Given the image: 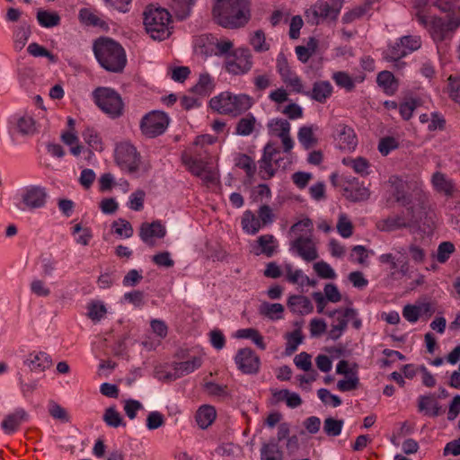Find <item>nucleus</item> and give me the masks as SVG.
Here are the masks:
<instances>
[{
    "mask_svg": "<svg viewBox=\"0 0 460 460\" xmlns=\"http://www.w3.org/2000/svg\"><path fill=\"white\" fill-rule=\"evenodd\" d=\"M250 0H216L212 13L216 22L227 29L243 27L251 19Z\"/></svg>",
    "mask_w": 460,
    "mask_h": 460,
    "instance_id": "obj_1",
    "label": "nucleus"
},
{
    "mask_svg": "<svg viewBox=\"0 0 460 460\" xmlns=\"http://www.w3.org/2000/svg\"><path fill=\"white\" fill-rule=\"evenodd\" d=\"M93 52L102 67L112 73H120L127 64L122 46L108 37H100L93 43Z\"/></svg>",
    "mask_w": 460,
    "mask_h": 460,
    "instance_id": "obj_2",
    "label": "nucleus"
},
{
    "mask_svg": "<svg viewBox=\"0 0 460 460\" xmlns=\"http://www.w3.org/2000/svg\"><path fill=\"white\" fill-rule=\"evenodd\" d=\"M253 99L245 93L223 92L209 101V106L219 114L236 118L252 108Z\"/></svg>",
    "mask_w": 460,
    "mask_h": 460,
    "instance_id": "obj_3",
    "label": "nucleus"
},
{
    "mask_svg": "<svg viewBox=\"0 0 460 460\" xmlns=\"http://www.w3.org/2000/svg\"><path fill=\"white\" fill-rule=\"evenodd\" d=\"M143 16L146 31L153 40L161 41L170 37L172 15L166 9L149 4Z\"/></svg>",
    "mask_w": 460,
    "mask_h": 460,
    "instance_id": "obj_4",
    "label": "nucleus"
},
{
    "mask_svg": "<svg viewBox=\"0 0 460 460\" xmlns=\"http://www.w3.org/2000/svg\"><path fill=\"white\" fill-rule=\"evenodd\" d=\"M96 105L110 118L118 119L123 115L124 103L120 94L110 87H97L93 92Z\"/></svg>",
    "mask_w": 460,
    "mask_h": 460,
    "instance_id": "obj_5",
    "label": "nucleus"
},
{
    "mask_svg": "<svg viewBox=\"0 0 460 460\" xmlns=\"http://www.w3.org/2000/svg\"><path fill=\"white\" fill-rule=\"evenodd\" d=\"M344 0L317 1L305 12L308 22L318 24L320 19L336 21L342 8Z\"/></svg>",
    "mask_w": 460,
    "mask_h": 460,
    "instance_id": "obj_6",
    "label": "nucleus"
},
{
    "mask_svg": "<svg viewBox=\"0 0 460 460\" xmlns=\"http://www.w3.org/2000/svg\"><path fill=\"white\" fill-rule=\"evenodd\" d=\"M168 115L160 111H153L146 114L140 122V129L147 137L153 138L162 135L169 125Z\"/></svg>",
    "mask_w": 460,
    "mask_h": 460,
    "instance_id": "obj_7",
    "label": "nucleus"
},
{
    "mask_svg": "<svg viewBox=\"0 0 460 460\" xmlns=\"http://www.w3.org/2000/svg\"><path fill=\"white\" fill-rule=\"evenodd\" d=\"M115 161L121 170L134 173L138 170L140 155L132 145L120 143L115 148Z\"/></svg>",
    "mask_w": 460,
    "mask_h": 460,
    "instance_id": "obj_8",
    "label": "nucleus"
},
{
    "mask_svg": "<svg viewBox=\"0 0 460 460\" xmlns=\"http://www.w3.org/2000/svg\"><path fill=\"white\" fill-rule=\"evenodd\" d=\"M458 27L460 22H452L450 18L445 22L441 17L431 16L428 31L432 40L438 43L451 38Z\"/></svg>",
    "mask_w": 460,
    "mask_h": 460,
    "instance_id": "obj_9",
    "label": "nucleus"
},
{
    "mask_svg": "<svg viewBox=\"0 0 460 460\" xmlns=\"http://www.w3.org/2000/svg\"><path fill=\"white\" fill-rule=\"evenodd\" d=\"M234 362L238 369L246 375H254L260 370V358L251 348L240 349L234 357Z\"/></svg>",
    "mask_w": 460,
    "mask_h": 460,
    "instance_id": "obj_10",
    "label": "nucleus"
},
{
    "mask_svg": "<svg viewBox=\"0 0 460 460\" xmlns=\"http://www.w3.org/2000/svg\"><path fill=\"white\" fill-rule=\"evenodd\" d=\"M239 55L234 60L226 63L227 72L233 75H243L249 72L252 66V54L248 49H240Z\"/></svg>",
    "mask_w": 460,
    "mask_h": 460,
    "instance_id": "obj_11",
    "label": "nucleus"
},
{
    "mask_svg": "<svg viewBox=\"0 0 460 460\" xmlns=\"http://www.w3.org/2000/svg\"><path fill=\"white\" fill-rule=\"evenodd\" d=\"M290 249L306 261H312L318 258L317 250L310 237L299 236L290 243Z\"/></svg>",
    "mask_w": 460,
    "mask_h": 460,
    "instance_id": "obj_12",
    "label": "nucleus"
},
{
    "mask_svg": "<svg viewBox=\"0 0 460 460\" xmlns=\"http://www.w3.org/2000/svg\"><path fill=\"white\" fill-rule=\"evenodd\" d=\"M165 234L166 229L159 220L153 221L152 223L144 222L139 228L141 240L149 245H154L153 238H164Z\"/></svg>",
    "mask_w": 460,
    "mask_h": 460,
    "instance_id": "obj_13",
    "label": "nucleus"
},
{
    "mask_svg": "<svg viewBox=\"0 0 460 460\" xmlns=\"http://www.w3.org/2000/svg\"><path fill=\"white\" fill-rule=\"evenodd\" d=\"M418 223V217H415L413 215L407 220L402 216H394L380 220L377 223V228L381 231L391 232L401 228L411 227Z\"/></svg>",
    "mask_w": 460,
    "mask_h": 460,
    "instance_id": "obj_14",
    "label": "nucleus"
},
{
    "mask_svg": "<svg viewBox=\"0 0 460 460\" xmlns=\"http://www.w3.org/2000/svg\"><path fill=\"white\" fill-rule=\"evenodd\" d=\"M349 186L343 188V196L351 202H361L367 200L370 197V190L364 185H359L358 179L353 178L348 181Z\"/></svg>",
    "mask_w": 460,
    "mask_h": 460,
    "instance_id": "obj_15",
    "label": "nucleus"
},
{
    "mask_svg": "<svg viewBox=\"0 0 460 460\" xmlns=\"http://www.w3.org/2000/svg\"><path fill=\"white\" fill-rule=\"evenodd\" d=\"M29 414L25 410L19 408L14 412L7 414L1 423V428L7 435L13 434L18 430L21 424L27 421Z\"/></svg>",
    "mask_w": 460,
    "mask_h": 460,
    "instance_id": "obj_16",
    "label": "nucleus"
},
{
    "mask_svg": "<svg viewBox=\"0 0 460 460\" xmlns=\"http://www.w3.org/2000/svg\"><path fill=\"white\" fill-rule=\"evenodd\" d=\"M47 193L44 188L31 186L22 196V202L31 209L39 208L45 205Z\"/></svg>",
    "mask_w": 460,
    "mask_h": 460,
    "instance_id": "obj_17",
    "label": "nucleus"
},
{
    "mask_svg": "<svg viewBox=\"0 0 460 460\" xmlns=\"http://www.w3.org/2000/svg\"><path fill=\"white\" fill-rule=\"evenodd\" d=\"M277 126H279L280 132L277 135L281 138L284 152L288 153L294 146V142L289 136L290 124L288 120L282 119H271L268 123V128L273 132L277 131Z\"/></svg>",
    "mask_w": 460,
    "mask_h": 460,
    "instance_id": "obj_18",
    "label": "nucleus"
},
{
    "mask_svg": "<svg viewBox=\"0 0 460 460\" xmlns=\"http://www.w3.org/2000/svg\"><path fill=\"white\" fill-rule=\"evenodd\" d=\"M332 93V86L329 81H316L311 91L304 93L305 95L320 103H324Z\"/></svg>",
    "mask_w": 460,
    "mask_h": 460,
    "instance_id": "obj_19",
    "label": "nucleus"
},
{
    "mask_svg": "<svg viewBox=\"0 0 460 460\" xmlns=\"http://www.w3.org/2000/svg\"><path fill=\"white\" fill-rule=\"evenodd\" d=\"M277 247L276 239L272 234H263L257 239V244L253 247L254 254H264L270 258L275 253Z\"/></svg>",
    "mask_w": 460,
    "mask_h": 460,
    "instance_id": "obj_20",
    "label": "nucleus"
},
{
    "mask_svg": "<svg viewBox=\"0 0 460 460\" xmlns=\"http://www.w3.org/2000/svg\"><path fill=\"white\" fill-rule=\"evenodd\" d=\"M341 130L338 136L340 148L343 150H354L358 145V138L352 128L348 125H340Z\"/></svg>",
    "mask_w": 460,
    "mask_h": 460,
    "instance_id": "obj_21",
    "label": "nucleus"
},
{
    "mask_svg": "<svg viewBox=\"0 0 460 460\" xmlns=\"http://www.w3.org/2000/svg\"><path fill=\"white\" fill-rule=\"evenodd\" d=\"M284 452L277 443L275 438L264 442L261 447V460H283Z\"/></svg>",
    "mask_w": 460,
    "mask_h": 460,
    "instance_id": "obj_22",
    "label": "nucleus"
},
{
    "mask_svg": "<svg viewBox=\"0 0 460 460\" xmlns=\"http://www.w3.org/2000/svg\"><path fill=\"white\" fill-rule=\"evenodd\" d=\"M288 308L300 314H309L313 312L314 306L307 296L301 295H292L288 299Z\"/></svg>",
    "mask_w": 460,
    "mask_h": 460,
    "instance_id": "obj_23",
    "label": "nucleus"
},
{
    "mask_svg": "<svg viewBox=\"0 0 460 460\" xmlns=\"http://www.w3.org/2000/svg\"><path fill=\"white\" fill-rule=\"evenodd\" d=\"M30 357V358L24 361V364L27 365L31 371L43 372L52 365L51 358L46 352H39L35 355L31 354Z\"/></svg>",
    "mask_w": 460,
    "mask_h": 460,
    "instance_id": "obj_24",
    "label": "nucleus"
},
{
    "mask_svg": "<svg viewBox=\"0 0 460 460\" xmlns=\"http://www.w3.org/2000/svg\"><path fill=\"white\" fill-rule=\"evenodd\" d=\"M377 84L382 87L386 94L392 95L398 89V81L390 71L384 70L377 74Z\"/></svg>",
    "mask_w": 460,
    "mask_h": 460,
    "instance_id": "obj_25",
    "label": "nucleus"
},
{
    "mask_svg": "<svg viewBox=\"0 0 460 460\" xmlns=\"http://www.w3.org/2000/svg\"><path fill=\"white\" fill-rule=\"evenodd\" d=\"M216 417L217 412L213 406L203 405L197 411L195 419L199 427L204 429L212 424Z\"/></svg>",
    "mask_w": 460,
    "mask_h": 460,
    "instance_id": "obj_26",
    "label": "nucleus"
},
{
    "mask_svg": "<svg viewBox=\"0 0 460 460\" xmlns=\"http://www.w3.org/2000/svg\"><path fill=\"white\" fill-rule=\"evenodd\" d=\"M39 24L43 28H53L60 24V15L57 12L38 9L36 14Z\"/></svg>",
    "mask_w": 460,
    "mask_h": 460,
    "instance_id": "obj_27",
    "label": "nucleus"
},
{
    "mask_svg": "<svg viewBox=\"0 0 460 460\" xmlns=\"http://www.w3.org/2000/svg\"><path fill=\"white\" fill-rule=\"evenodd\" d=\"M432 183L438 192H442L447 197L453 195L455 185L444 173L439 172H435L432 176Z\"/></svg>",
    "mask_w": 460,
    "mask_h": 460,
    "instance_id": "obj_28",
    "label": "nucleus"
},
{
    "mask_svg": "<svg viewBox=\"0 0 460 460\" xmlns=\"http://www.w3.org/2000/svg\"><path fill=\"white\" fill-rule=\"evenodd\" d=\"M202 365V358L200 357H193L190 360L173 362L172 368L177 371L180 376L190 374L196 369L199 368Z\"/></svg>",
    "mask_w": 460,
    "mask_h": 460,
    "instance_id": "obj_29",
    "label": "nucleus"
},
{
    "mask_svg": "<svg viewBox=\"0 0 460 460\" xmlns=\"http://www.w3.org/2000/svg\"><path fill=\"white\" fill-rule=\"evenodd\" d=\"M214 89V84L209 74L204 73L199 75L198 83L191 87L190 91L200 96L210 94Z\"/></svg>",
    "mask_w": 460,
    "mask_h": 460,
    "instance_id": "obj_30",
    "label": "nucleus"
},
{
    "mask_svg": "<svg viewBox=\"0 0 460 460\" xmlns=\"http://www.w3.org/2000/svg\"><path fill=\"white\" fill-rule=\"evenodd\" d=\"M236 167L244 170L246 176L252 179L256 172V164L253 159L246 154H238L234 158Z\"/></svg>",
    "mask_w": 460,
    "mask_h": 460,
    "instance_id": "obj_31",
    "label": "nucleus"
},
{
    "mask_svg": "<svg viewBox=\"0 0 460 460\" xmlns=\"http://www.w3.org/2000/svg\"><path fill=\"white\" fill-rule=\"evenodd\" d=\"M82 137L84 142L89 146L90 148L96 152H102L103 150V143L102 137L98 132L93 128H86Z\"/></svg>",
    "mask_w": 460,
    "mask_h": 460,
    "instance_id": "obj_32",
    "label": "nucleus"
},
{
    "mask_svg": "<svg viewBox=\"0 0 460 460\" xmlns=\"http://www.w3.org/2000/svg\"><path fill=\"white\" fill-rule=\"evenodd\" d=\"M195 0H172V10L179 20L186 19L190 13Z\"/></svg>",
    "mask_w": 460,
    "mask_h": 460,
    "instance_id": "obj_33",
    "label": "nucleus"
},
{
    "mask_svg": "<svg viewBox=\"0 0 460 460\" xmlns=\"http://www.w3.org/2000/svg\"><path fill=\"white\" fill-rule=\"evenodd\" d=\"M79 20L80 22L86 26H93L100 28H108L107 23L101 20L96 14L92 13L88 8H82L79 11Z\"/></svg>",
    "mask_w": 460,
    "mask_h": 460,
    "instance_id": "obj_34",
    "label": "nucleus"
},
{
    "mask_svg": "<svg viewBox=\"0 0 460 460\" xmlns=\"http://www.w3.org/2000/svg\"><path fill=\"white\" fill-rule=\"evenodd\" d=\"M256 119L249 113L245 117L239 119L235 127V134L239 136H249L251 135L255 128Z\"/></svg>",
    "mask_w": 460,
    "mask_h": 460,
    "instance_id": "obj_35",
    "label": "nucleus"
},
{
    "mask_svg": "<svg viewBox=\"0 0 460 460\" xmlns=\"http://www.w3.org/2000/svg\"><path fill=\"white\" fill-rule=\"evenodd\" d=\"M296 325L298 326V328L287 335L288 341L286 343L285 353L288 356H290L297 349L298 345L302 343L304 339L298 323H296Z\"/></svg>",
    "mask_w": 460,
    "mask_h": 460,
    "instance_id": "obj_36",
    "label": "nucleus"
},
{
    "mask_svg": "<svg viewBox=\"0 0 460 460\" xmlns=\"http://www.w3.org/2000/svg\"><path fill=\"white\" fill-rule=\"evenodd\" d=\"M242 226L244 232L255 234L261 228V222L251 210H246L242 217Z\"/></svg>",
    "mask_w": 460,
    "mask_h": 460,
    "instance_id": "obj_37",
    "label": "nucleus"
},
{
    "mask_svg": "<svg viewBox=\"0 0 460 460\" xmlns=\"http://www.w3.org/2000/svg\"><path fill=\"white\" fill-rule=\"evenodd\" d=\"M237 338L239 339H251L258 348L261 349H266V344L263 341V337L261 335L258 330L253 328L240 329L236 332Z\"/></svg>",
    "mask_w": 460,
    "mask_h": 460,
    "instance_id": "obj_38",
    "label": "nucleus"
},
{
    "mask_svg": "<svg viewBox=\"0 0 460 460\" xmlns=\"http://www.w3.org/2000/svg\"><path fill=\"white\" fill-rule=\"evenodd\" d=\"M102 419L106 425L111 428L126 426L125 421L114 406L105 409Z\"/></svg>",
    "mask_w": 460,
    "mask_h": 460,
    "instance_id": "obj_39",
    "label": "nucleus"
},
{
    "mask_svg": "<svg viewBox=\"0 0 460 460\" xmlns=\"http://www.w3.org/2000/svg\"><path fill=\"white\" fill-rule=\"evenodd\" d=\"M283 312L284 306L279 303L270 304L268 302H264L263 304H261L260 308V313L266 315L271 320L281 319Z\"/></svg>",
    "mask_w": 460,
    "mask_h": 460,
    "instance_id": "obj_40",
    "label": "nucleus"
},
{
    "mask_svg": "<svg viewBox=\"0 0 460 460\" xmlns=\"http://www.w3.org/2000/svg\"><path fill=\"white\" fill-rule=\"evenodd\" d=\"M182 161L183 164L189 168L190 172L196 176H201L202 173L206 171L207 163L202 159H196L189 155H183Z\"/></svg>",
    "mask_w": 460,
    "mask_h": 460,
    "instance_id": "obj_41",
    "label": "nucleus"
},
{
    "mask_svg": "<svg viewBox=\"0 0 460 460\" xmlns=\"http://www.w3.org/2000/svg\"><path fill=\"white\" fill-rule=\"evenodd\" d=\"M343 424V420H336L332 417H328L323 421V432L328 437H337L341 434Z\"/></svg>",
    "mask_w": 460,
    "mask_h": 460,
    "instance_id": "obj_42",
    "label": "nucleus"
},
{
    "mask_svg": "<svg viewBox=\"0 0 460 460\" xmlns=\"http://www.w3.org/2000/svg\"><path fill=\"white\" fill-rule=\"evenodd\" d=\"M36 122L32 117L22 116L17 120V129L23 136L33 135L36 132Z\"/></svg>",
    "mask_w": 460,
    "mask_h": 460,
    "instance_id": "obj_43",
    "label": "nucleus"
},
{
    "mask_svg": "<svg viewBox=\"0 0 460 460\" xmlns=\"http://www.w3.org/2000/svg\"><path fill=\"white\" fill-rule=\"evenodd\" d=\"M409 53V50H407L402 42L395 43L391 49H389V53L385 56V59L388 61H394L396 62V66H399V64L404 65L405 63L400 62V59L405 56H407Z\"/></svg>",
    "mask_w": 460,
    "mask_h": 460,
    "instance_id": "obj_44",
    "label": "nucleus"
},
{
    "mask_svg": "<svg viewBox=\"0 0 460 460\" xmlns=\"http://www.w3.org/2000/svg\"><path fill=\"white\" fill-rule=\"evenodd\" d=\"M297 136L298 140L305 149H309L317 142L316 138L314 137L313 129L311 127L304 126L300 128Z\"/></svg>",
    "mask_w": 460,
    "mask_h": 460,
    "instance_id": "obj_45",
    "label": "nucleus"
},
{
    "mask_svg": "<svg viewBox=\"0 0 460 460\" xmlns=\"http://www.w3.org/2000/svg\"><path fill=\"white\" fill-rule=\"evenodd\" d=\"M31 34V26L27 23H22L14 32L15 46L20 49H22L28 41Z\"/></svg>",
    "mask_w": 460,
    "mask_h": 460,
    "instance_id": "obj_46",
    "label": "nucleus"
},
{
    "mask_svg": "<svg viewBox=\"0 0 460 460\" xmlns=\"http://www.w3.org/2000/svg\"><path fill=\"white\" fill-rule=\"evenodd\" d=\"M394 197L396 201L401 205L406 207L411 204V195L407 194L404 190V183L402 180L396 181L394 183Z\"/></svg>",
    "mask_w": 460,
    "mask_h": 460,
    "instance_id": "obj_47",
    "label": "nucleus"
},
{
    "mask_svg": "<svg viewBox=\"0 0 460 460\" xmlns=\"http://www.w3.org/2000/svg\"><path fill=\"white\" fill-rule=\"evenodd\" d=\"M112 228L114 232L119 235L124 236L125 238H129L133 235V227L131 224L122 218H119L112 223Z\"/></svg>",
    "mask_w": 460,
    "mask_h": 460,
    "instance_id": "obj_48",
    "label": "nucleus"
},
{
    "mask_svg": "<svg viewBox=\"0 0 460 460\" xmlns=\"http://www.w3.org/2000/svg\"><path fill=\"white\" fill-rule=\"evenodd\" d=\"M332 79L334 80L338 86L344 88L348 92L352 91L355 87V83L353 79L346 72L340 71L334 73L332 75Z\"/></svg>",
    "mask_w": 460,
    "mask_h": 460,
    "instance_id": "obj_49",
    "label": "nucleus"
},
{
    "mask_svg": "<svg viewBox=\"0 0 460 460\" xmlns=\"http://www.w3.org/2000/svg\"><path fill=\"white\" fill-rule=\"evenodd\" d=\"M107 313L106 307L100 302H92L88 306V317L93 322H99Z\"/></svg>",
    "mask_w": 460,
    "mask_h": 460,
    "instance_id": "obj_50",
    "label": "nucleus"
},
{
    "mask_svg": "<svg viewBox=\"0 0 460 460\" xmlns=\"http://www.w3.org/2000/svg\"><path fill=\"white\" fill-rule=\"evenodd\" d=\"M314 270L322 279H333L336 277V273L333 269L323 261L314 263Z\"/></svg>",
    "mask_w": 460,
    "mask_h": 460,
    "instance_id": "obj_51",
    "label": "nucleus"
},
{
    "mask_svg": "<svg viewBox=\"0 0 460 460\" xmlns=\"http://www.w3.org/2000/svg\"><path fill=\"white\" fill-rule=\"evenodd\" d=\"M359 378L357 372H352L348 379L340 380L337 384V388L341 392L353 391L358 387Z\"/></svg>",
    "mask_w": 460,
    "mask_h": 460,
    "instance_id": "obj_52",
    "label": "nucleus"
},
{
    "mask_svg": "<svg viewBox=\"0 0 460 460\" xmlns=\"http://www.w3.org/2000/svg\"><path fill=\"white\" fill-rule=\"evenodd\" d=\"M399 147L398 141L394 137H385L378 144V151L383 155H387L391 151Z\"/></svg>",
    "mask_w": 460,
    "mask_h": 460,
    "instance_id": "obj_53",
    "label": "nucleus"
},
{
    "mask_svg": "<svg viewBox=\"0 0 460 460\" xmlns=\"http://www.w3.org/2000/svg\"><path fill=\"white\" fill-rule=\"evenodd\" d=\"M419 102L416 99L411 98L410 100L402 102L399 106V112L404 120H409L413 111L417 108Z\"/></svg>",
    "mask_w": 460,
    "mask_h": 460,
    "instance_id": "obj_54",
    "label": "nucleus"
},
{
    "mask_svg": "<svg viewBox=\"0 0 460 460\" xmlns=\"http://www.w3.org/2000/svg\"><path fill=\"white\" fill-rule=\"evenodd\" d=\"M454 252L455 246L451 242H443L438 245L437 259L440 263H444Z\"/></svg>",
    "mask_w": 460,
    "mask_h": 460,
    "instance_id": "obj_55",
    "label": "nucleus"
},
{
    "mask_svg": "<svg viewBox=\"0 0 460 460\" xmlns=\"http://www.w3.org/2000/svg\"><path fill=\"white\" fill-rule=\"evenodd\" d=\"M123 299L135 307H141L145 305V294L141 290H133L127 292L123 296Z\"/></svg>",
    "mask_w": 460,
    "mask_h": 460,
    "instance_id": "obj_56",
    "label": "nucleus"
},
{
    "mask_svg": "<svg viewBox=\"0 0 460 460\" xmlns=\"http://www.w3.org/2000/svg\"><path fill=\"white\" fill-rule=\"evenodd\" d=\"M317 395L324 404L331 403L333 407H338L341 404V398L335 394H332L326 388L319 389Z\"/></svg>",
    "mask_w": 460,
    "mask_h": 460,
    "instance_id": "obj_57",
    "label": "nucleus"
},
{
    "mask_svg": "<svg viewBox=\"0 0 460 460\" xmlns=\"http://www.w3.org/2000/svg\"><path fill=\"white\" fill-rule=\"evenodd\" d=\"M250 42L257 52H262L269 49V46L265 43V34L261 30H258L254 32Z\"/></svg>",
    "mask_w": 460,
    "mask_h": 460,
    "instance_id": "obj_58",
    "label": "nucleus"
},
{
    "mask_svg": "<svg viewBox=\"0 0 460 460\" xmlns=\"http://www.w3.org/2000/svg\"><path fill=\"white\" fill-rule=\"evenodd\" d=\"M146 193L143 190H137L130 195L129 208L135 211H140L144 208Z\"/></svg>",
    "mask_w": 460,
    "mask_h": 460,
    "instance_id": "obj_59",
    "label": "nucleus"
},
{
    "mask_svg": "<svg viewBox=\"0 0 460 460\" xmlns=\"http://www.w3.org/2000/svg\"><path fill=\"white\" fill-rule=\"evenodd\" d=\"M49 412L54 419L59 420L63 422L69 421V416L66 411L55 402H50Z\"/></svg>",
    "mask_w": 460,
    "mask_h": 460,
    "instance_id": "obj_60",
    "label": "nucleus"
},
{
    "mask_svg": "<svg viewBox=\"0 0 460 460\" xmlns=\"http://www.w3.org/2000/svg\"><path fill=\"white\" fill-rule=\"evenodd\" d=\"M337 229L339 234L344 238H348L353 234L352 223L348 220L344 215L340 217L337 224Z\"/></svg>",
    "mask_w": 460,
    "mask_h": 460,
    "instance_id": "obj_61",
    "label": "nucleus"
},
{
    "mask_svg": "<svg viewBox=\"0 0 460 460\" xmlns=\"http://www.w3.org/2000/svg\"><path fill=\"white\" fill-rule=\"evenodd\" d=\"M31 291L37 296L46 297L50 295V289L41 279H33L31 283Z\"/></svg>",
    "mask_w": 460,
    "mask_h": 460,
    "instance_id": "obj_62",
    "label": "nucleus"
},
{
    "mask_svg": "<svg viewBox=\"0 0 460 460\" xmlns=\"http://www.w3.org/2000/svg\"><path fill=\"white\" fill-rule=\"evenodd\" d=\"M164 423V415L159 411H151L146 418V427L153 430L162 427Z\"/></svg>",
    "mask_w": 460,
    "mask_h": 460,
    "instance_id": "obj_63",
    "label": "nucleus"
},
{
    "mask_svg": "<svg viewBox=\"0 0 460 460\" xmlns=\"http://www.w3.org/2000/svg\"><path fill=\"white\" fill-rule=\"evenodd\" d=\"M448 81L450 88L449 96L460 105V77L450 75Z\"/></svg>",
    "mask_w": 460,
    "mask_h": 460,
    "instance_id": "obj_64",
    "label": "nucleus"
}]
</instances>
